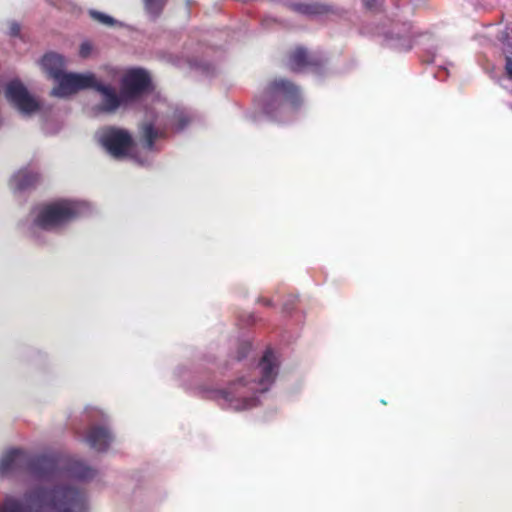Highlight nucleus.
Returning a JSON list of instances; mask_svg holds the SVG:
<instances>
[{"label":"nucleus","mask_w":512,"mask_h":512,"mask_svg":"<svg viewBox=\"0 0 512 512\" xmlns=\"http://www.w3.org/2000/svg\"><path fill=\"white\" fill-rule=\"evenodd\" d=\"M5 96L24 115L34 113L40 107L37 99L28 92L19 80H12L6 85Z\"/></svg>","instance_id":"nucleus-8"},{"label":"nucleus","mask_w":512,"mask_h":512,"mask_svg":"<svg viewBox=\"0 0 512 512\" xmlns=\"http://www.w3.org/2000/svg\"><path fill=\"white\" fill-rule=\"evenodd\" d=\"M302 12H303V13H307V14L315 13V11H314V10H312V8H311V7H309V6H305V7H303Z\"/></svg>","instance_id":"nucleus-24"},{"label":"nucleus","mask_w":512,"mask_h":512,"mask_svg":"<svg viewBox=\"0 0 512 512\" xmlns=\"http://www.w3.org/2000/svg\"><path fill=\"white\" fill-rule=\"evenodd\" d=\"M367 8H372L376 0H362Z\"/></svg>","instance_id":"nucleus-23"},{"label":"nucleus","mask_w":512,"mask_h":512,"mask_svg":"<svg viewBox=\"0 0 512 512\" xmlns=\"http://www.w3.org/2000/svg\"><path fill=\"white\" fill-rule=\"evenodd\" d=\"M10 30H11V35H17L20 30L19 25L16 23H13L10 27Z\"/></svg>","instance_id":"nucleus-22"},{"label":"nucleus","mask_w":512,"mask_h":512,"mask_svg":"<svg viewBox=\"0 0 512 512\" xmlns=\"http://www.w3.org/2000/svg\"><path fill=\"white\" fill-rule=\"evenodd\" d=\"M83 493L74 488H57L52 491L38 488L17 499L7 496L0 512H86Z\"/></svg>","instance_id":"nucleus-2"},{"label":"nucleus","mask_w":512,"mask_h":512,"mask_svg":"<svg viewBox=\"0 0 512 512\" xmlns=\"http://www.w3.org/2000/svg\"><path fill=\"white\" fill-rule=\"evenodd\" d=\"M92 51V45L89 42H83L80 46L79 53L82 57H87Z\"/></svg>","instance_id":"nucleus-20"},{"label":"nucleus","mask_w":512,"mask_h":512,"mask_svg":"<svg viewBox=\"0 0 512 512\" xmlns=\"http://www.w3.org/2000/svg\"><path fill=\"white\" fill-rule=\"evenodd\" d=\"M146 10L153 16L159 15L166 0H144Z\"/></svg>","instance_id":"nucleus-19"},{"label":"nucleus","mask_w":512,"mask_h":512,"mask_svg":"<svg viewBox=\"0 0 512 512\" xmlns=\"http://www.w3.org/2000/svg\"><path fill=\"white\" fill-rule=\"evenodd\" d=\"M498 40L503 53L506 56L512 55V26H507L499 31Z\"/></svg>","instance_id":"nucleus-15"},{"label":"nucleus","mask_w":512,"mask_h":512,"mask_svg":"<svg viewBox=\"0 0 512 512\" xmlns=\"http://www.w3.org/2000/svg\"><path fill=\"white\" fill-rule=\"evenodd\" d=\"M188 123V118L182 111L174 110L162 99H156L145 111L141 125V135L145 148L154 149V141L165 136L167 128L174 131L182 130Z\"/></svg>","instance_id":"nucleus-4"},{"label":"nucleus","mask_w":512,"mask_h":512,"mask_svg":"<svg viewBox=\"0 0 512 512\" xmlns=\"http://www.w3.org/2000/svg\"><path fill=\"white\" fill-rule=\"evenodd\" d=\"M278 362L275 354L272 351H267L259 365L258 374L260 379L249 380L241 378L232 383L227 390L220 393L221 398L227 402V405L237 411L250 409L256 406L258 402L257 393H264L273 383L277 375Z\"/></svg>","instance_id":"nucleus-3"},{"label":"nucleus","mask_w":512,"mask_h":512,"mask_svg":"<svg viewBox=\"0 0 512 512\" xmlns=\"http://www.w3.org/2000/svg\"><path fill=\"white\" fill-rule=\"evenodd\" d=\"M112 435L106 427L95 426L90 429L86 441L91 448L97 451H105L112 442Z\"/></svg>","instance_id":"nucleus-10"},{"label":"nucleus","mask_w":512,"mask_h":512,"mask_svg":"<svg viewBox=\"0 0 512 512\" xmlns=\"http://www.w3.org/2000/svg\"><path fill=\"white\" fill-rule=\"evenodd\" d=\"M105 74L102 84L97 87L102 112L114 113L119 108L127 107L151 87L150 75L141 68L128 69L121 74L118 68L107 67Z\"/></svg>","instance_id":"nucleus-1"},{"label":"nucleus","mask_w":512,"mask_h":512,"mask_svg":"<svg viewBox=\"0 0 512 512\" xmlns=\"http://www.w3.org/2000/svg\"><path fill=\"white\" fill-rule=\"evenodd\" d=\"M38 180V174L29 169H21L16 172L9 181L13 191H21L34 185Z\"/></svg>","instance_id":"nucleus-12"},{"label":"nucleus","mask_w":512,"mask_h":512,"mask_svg":"<svg viewBox=\"0 0 512 512\" xmlns=\"http://www.w3.org/2000/svg\"><path fill=\"white\" fill-rule=\"evenodd\" d=\"M505 72L508 78L512 80V58L510 56H506Z\"/></svg>","instance_id":"nucleus-21"},{"label":"nucleus","mask_w":512,"mask_h":512,"mask_svg":"<svg viewBox=\"0 0 512 512\" xmlns=\"http://www.w3.org/2000/svg\"><path fill=\"white\" fill-rule=\"evenodd\" d=\"M71 474L79 479H89L94 475V471L83 463H75L70 470Z\"/></svg>","instance_id":"nucleus-17"},{"label":"nucleus","mask_w":512,"mask_h":512,"mask_svg":"<svg viewBox=\"0 0 512 512\" xmlns=\"http://www.w3.org/2000/svg\"><path fill=\"white\" fill-rule=\"evenodd\" d=\"M56 86L52 89L51 95L59 98L68 97L79 90L93 88L97 91L98 85L102 84V79H98L94 73H65L55 77Z\"/></svg>","instance_id":"nucleus-6"},{"label":"nucleus","mask_w":512,"mask_h":512,"mask_svg":"<svg viewBox=\"0 0 512 512\" xmlns=\"http://www.w3.org/2000/svg\"><path fill=\"white\" fill-rule=\"evenodd\" d=\"M266 112H267L268 114H271V112H272V111H271V108H270V106H268V107H267V110H266Z\"/></svg>","instance_id":"nucleus-26"},{"label":"nucleus","mask_w":512,"mask_h":512,"mask_svg":"<svg viewBox=\"0 0 512 512\" xmlns=\"http://www.w3.org/2000/svg\"><path fill=\"white\" fill-rule=\"evenodd\" d=\"M269 95L291 105H295L299 99L298 89L285 80L274 81L269 88Z\"/></svg>","instance_id":"nucleus-9"},{"label":"nucleus","mask_w":512,"mask_h":512,"mask_svg":"<svg viewBox=\"0 0 512 512\" xmlns=\"http://www.w3.org/2000/svg\"><path fill=\"white\" fill-rule=\"evenodd\" d=\"M42 69L54 79L59 77L65 67V59L56 53H48L41 60Z\"/></svg>","instance_id":"nucleus-13"},{"label":"nucleus","mask_w":512,"mask_h":512,"mask_svg":"<svg viewBox=\"0 0 512 512\" xmlns=\"http://www.w3.org/2000/svg\"><path fill=\"white\" fill-rule=\"evenodd\" d=\"M84 201L61 199L35 207L31 212L32 228L53 231L89 211Z\"/></svg>","instance_id":"nucleus-5"},{"label":"nucleus","mask_w":512,"mask_h":512,"mask_svg":"<svg viewBox=\"0 0 512 512\" xmlns=\"http://www.w3.org/2000/svg\"><path fill=\"white\" fill-rule=\"evenodd\" d=\"M40 471L37 472V478L40 480L50 479L55 475V463L51 460L42 459L37 463Z\"/></svg>","instance_id":"nucleus-16"},{"label":"nucleus","mask_w":512,"mask_h":512,"mask_svg":"<svg viewBox=\"0 0 512 512\" xmlns=\"http://www.w3.org/2000/svg\"><path fill=\"white\" fill-rule=\"evenodd\" d=\"M308 64V55L303 48L295 49L289 59V66L294 71H300Z\"/></svg>","instance_id":"nucleus-14"},{"label":"nucleus","mask_w":512,"mask_h":512,"mask_svg":"<svg viewBox=\"0 0 512 512\" xmlns=\"http://www.w3.org/2000/svg\"><path fill=\"white\" fill-rule=\"evenodd\" d=\"M132 157L134 158V156H132ZM135 159H136V161H137L138 163H140V164H144V163H145V161H144V160L138 159V158H136V157H135Z\"/></svg>","instance_id":"nucleus-25"},{"label":"nucleus","mask_w":512,"mask_h":512,"mask_svg":"<svg viewBox=\"0 0 512 512\" xmlns=\"http://www.w3.org/2000/svg\"><path fill=\"white\" fill-rule=\"evenodd\" d=\"M25 453L21 450H10L0 458V475H8L21 468L25 462Z\"/></svg>","instance_id":"nucleus-11"},{"label":"nucleus","mask_w":512,"mask_h":512,"mask_svg":"<svg viewBox=\"0 0 512 512\" xmlns=\"http://www.w3.org/2000/svg\"><path fill=\"white\" fill-rule=\"evenodd\" d=\"M89 14L94 20H96L97 22H99L105 26H115V25L119 24V22L117 20H115L114 18H112L111 16H109L105 13H102V12H98L96 10H90Z\"/></svg>","instance_id":"nucleus-18"},{"label":"nucleus","mask_w":512,"mask_h":512,"mask_svg":"<svg viewBox=\"0 0 512 512\" xmlns=\"http://www.w3.org/2000/svg\"><path fill=\"white\" fill-rule=\"evenodd\" d=\"M98 140L103 148L115 159L131 156L133 142L131 135L123 129L105 128L98 133Z\"/></svg>","instance_id":"nucleus-7"}]
</instances>
